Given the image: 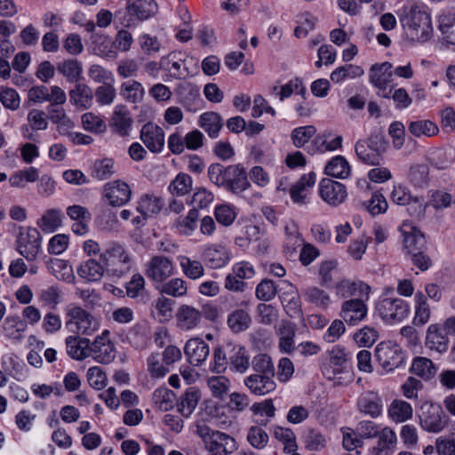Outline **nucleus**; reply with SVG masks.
<instances>
[{
	"instance_id": "obj_1",
	"label": "nucleus",
	"mask_w": 455,
	"mask_h": 455,
	"mask_svg": "<svg viewBox=\"0 0 455 455\" xmlns=\"http://www.w3.org/2000/svg\"><path fill=\"white\" fill-rule=\"evenodd\" d=\"M208 177L218 188L238 195L247 190L251 184L245 168L242 164L224 166L221 164H212L208 168Z\"/></svg>"
},
{
	"instance_id": "obj_2",
	"label": "nucleus",
	"mask_w": 455,
	"mask_h": 455,
	"mask_svg": "<svg viewBox=\"0 0 455 455\" xmlns=\"http://www.w3.org/2000/svg\"><path fill=\"white\" fill-rule=\"evenodd\" d=\"M399 19L406 36L412 42L425 43L432 37L431 16L423 8L412 5L404 9Z\"/></svg>"
},
{
	"instance_id": "obj_3",
	"label": "nucleus",
	"mask_w": 455,
	"mask_h": 455,
	"mask_svg": "<svg viewBox=\"0 0 455 455\" xmlns=\"http://www.w3.org/2000/svg\"><path fill=\"white\" fill-rule=\"evenodd\" d=\"M100 261L104 265L110 276L122 277L129 273L132 267V257L124 244L111 241L107 243L100 254Z\"/></svg>"
},
{
	"instance_id": "obj_4",
	"label": "nucleus",
	"mask_w": 455,
	"mask_h": 455,
	"mask_svg": "<svg viewBox=\"0 0 455 455\" xmlns=\"http://www.w3.org/2000/svg\"><path fill=\"white\" fill-rule=\"evenodd\" d=\"M66 328L76 335L90 336L100 328L99 320L89 311L71 303L65 307Z\"/></svg>"
},
{
	"instance_id": "obj_5",
	"label": "nucleus",
	"mask_w": 455,
	"mask_h": 455,
	"mask_svg": "<svg viewBox=\"0 0 455 455\" xmlns=\"http://www.w3.org/2000/svg\"><path fill=\"white\" fill-rule=\"evenodd\" d=\"M157 11L155 0H128L126 7L115 12V21L124 28L136 26L140 20L153 16Z\"/></svg>"
},
{
	"instance_id": "obj_6",
	"label": "nucleus",
	"mask_w": 455,
	"mask_h": 455,
	"mask_svg": "<svg viewBox=\"0 0 455 455\" xmlns=\"http://www.w3.org/2000/svg\"><path fill=\"white\" fill-rule=\"evenodd\" d=\"M388 142L381 133H373L369 138L359 140L355 145V155L360 162L367 165H379Z\"/></svg>"
},
{
	"instance_id": "obj_7",
	"label": "nucleus",
	"mask_w": 455,
	"mask_h": 455,
	"mask_svg": "<svg viewBox=\"0 0 455 455\" xmlns=\"http://www.w3.org/2000/svg\"><path fill=\"white\" fill-rule=\"evenodd\" d=\"M15 249L28 261H35L42 250V235L35 228H21L15 241Z\"/></svg>"
},
{
	"instance_id": "obj_8",
	"label": "nucleus",
	"mask_w": 455,
	"mask_h": 455,
	"mask_svg": "<svg viewBox=\"0 0 455 455\" xmlns=\"http://www.w3.org/2000/svg\"><path fill=\"white\" fill-rule=\"evenodd\" d=\"M419 418L420 427L428 433L443 431L449 422V417L445 414L443 408L439 404L431 402L422 403Z\"/></svg>"
},
{
	"instance_id": "obj_9",
	"label": "nucleus",
	"mask_w": 455,
	"mask_h": 455,
	"mask_svg": "<svg viewBox=\"0 0 455 455\" xmlns=\"http://www.w3.org/2000/svg\"><path fill=\"white\" fill-rule=\"evenodd\" d=\"M375 357L382 369L389 372L403 363L404 354L397 343L387 340L376 346Z\"/></svg>"
},
{
	"instance_id": "obj_10",
	"label": "nucleus",
	"mask_w": 455,
	"mask_h": 455,
	"mask_svg": "<svg viewBox=\"0 0 455 455\" xmlns=\"http://www.w3.org/2000/svg\"><path fill=\"white\" fill-rule=\"evenodd\" d=\"M174 272L172 259L164 255H155L145 264V275L157 284L165 282Z\"/></svg>"
},
{
	"instance_id": "obj_11",
	"label": "nucleus",
	"mask_w": 455,
	"mask_h": 455,
	"mask_svg": "<svg viewBox=\"0 0 455 455\" xmlns=\"http://www.w3.org/2000/svg\"><path fill=\"white\" fill-rule=\"evenodd\" d=\"M409 310L408 303L400 298L382 299L377 306L379 315L387 323L402 321L408 315Z\"/></svg>"
},
{
	"instance_id": "obj_12",
	"label": "nucleus",
	"mask_w": 455,
	"mask_h": 455,
	"mask_svg": "<svg viewBox=\"0 0 455 455\" xmlns=\"http://www.w3.org/2000/svg\"><path fill=\"white\" fill-rule=\"evenodd\" d=\"M109 331H104L92 342L89 340L88 357H92L100 363H109L116 358L114 344L110 341Z\"/></svg>"
},
{
	"instance_id": "obj_13",
	"label": "nucleus",
	"mask_w": 455,
	"mask_h": 455,
	"mask_svg": "<svg viewBox=\"0 0 455 455\" xmlns=\"http://www.w3.org/2000/svg\"><path fill=\"white\" fill-rule=\"evenodd\" d=\"M390 199L396 204L408 205V211L412 216H419L425 211L423 198L412 196L410 190L404 186L395 185L390 194Z\"/></svg>"
},
{
	"instance_id": "obj_14",
	"label": "nucleus",
	"mask_w": 455,
	"mask_h": 455,
	"mask_svg": "<svg viewBox=\"0 0 455 455\" xmlns=\"http://www.w3.org/2000/svg\"><path fill=\"white\" fill-rule=\"evenodd\" d=\"M319 195L325 203L334 207L343 204L347 197L345 185L331 179L321 180Z\"/></svg>"
},
{
	"instance_id": "obj_15",
	"label": "nucleus",
	"mask_w": 455,
	"mask_h": 455,
	"mask_svg": "<svg viewBox=\"0 0 455 455\" xmlns=\"http://www.w3.org/2000/svg\"><path fill=\"white\" fill-rule=\"evenodd\" d=\"M368 307L363 299L345 300L340 307L339 316L350 326L357 325L365 319Z\"/></svg>"
},
{
	"instance_id": "obj_16",
	"label": "nucleus",
	"mask_w": 455,
	"mask_h": 455,
	"mask_svg": "<svg viewBox=\"0 0 455 455\" xmlns=\"http://www.w3.org/2000/svg\"><path fill=\"white\" fill-rule=\"evenodd\" d=\"M132 196L130 186L119 180L108 182L104 186L103 197L109 205L120 207L127 204Z\"/></svg>"
},
{
	"instance_id": "obj_17",
	"label": "nucleus",
	"mask_w": 455,
	"mask_h": 455,
	"mask_svg": "<svg viewBox=\"0 0 455 455\" xmlns=\"http://www.w3.org/2000/svg\"><path fill=\"white\" fill-rule=\"evenodd\" d=\"M403 235V245L406 253L411 255L427 249L426 238L416 227L403 223L401 227Z\"/></svg>"
},
{
	"instance_id": "obj_18",
	"label": "nucleus",
	"mask_w": 455,
	"mask_h": 455,
	"mask_svg": "<svg viewBox=\"0 0 455 455\" xmlns=\"http://www.w3.org/2000/svg\"><path fill=\"white\" fill-rule=\"evenodd\" d=\"M205 448L211 455H228L234 452L237 447L232 436L215 431L210 440L206 441Z\"/></svg>"
},
{
	"instance_id": "obj_19",
	"label": "nucleus",
	"mask_w": 455,
	"mask_h": 455,
	"mask_svg": "<svg viewBox=\"0 0 455 455\" xmlns=\"http://www.w3.org/2000/svg\"><path fill=\"white\" fill-rule=\"evenodd\" d=\"M140 140L153 153H159L164 146V130L153 124L147 123L140 130Z\"/></svg>"
},
{
	"instance_id": "obj_20",
	"label": "nucleus",
	"mask_w": 455,
	"mask_h": 455,
	"mask_svg": "<svg viewBox=\"0 0 455 455\" xmlns=\"http://www.w3.org/2000/svg\"><path fill=\"white\" fill-rule=\"evenodd\" d=\"M132 123L133 121L127 107L123 104L116 105L110 119V128L112 131L122 137L128 136Z\"/></svg>"
},
{
	"instance_id": "obj_21",
	"label": "nucleus",
	"mask_w": 455,
	"mask_h": 455,
	"mask_svg": "<svg viewBox=\"0 0 455 455\" xmlns=\"http://www.w3.org/2000/svg\"><path fill=\"white\" fill-rule=\"evenodd\" d=\"M176 321L178 328L181 331H191L200 325L202 314L195 307L183 304L178 308Z\"/></svg>"
},
{
	"instance_id": "obj_22",
	"label": "nucleus",
	"mask_w": 455,
	"mask_h": 455,
	"mask_svg": "<svg viewBox=\"0 0 455 455\" xmlns=\"http://www.w3.org/2000/svg\"><path fill=\"white\" fill-rule=\"evenodd\" d=\"M202 258L210 268L217 269L228 263L230 252L221 244H211L204 249Z\"/></svg>"
},
{
	"instance_id": "obj_23",
	"label": "nucleus",
	"mask_w": 455,
	"mask_h": 455,
	"mask_svg": "<svg viewBox=\"0 0 455 455\" xmlns=\"http://www.w3.org/2000/svg\"><path fill=\"white\" fill-rule=\"evenodd\" d=\"M227 349L229 355L230 370L241 374L245 373L251 365L247 349L237 344H227Z\"/></svg>"
},
{
	"instance_id": "obj_24",
	"label": "nucleus",
	"mask_w": 455,
	"mask_h": 455,
	"mask_svg": "<svg viewBox=\"0 0 455 455\" xmlns=\"http://www.w3.org/2000/svg\"><path fill=\"white\" fill-rule=\"evenodd\" d=\"M184 353L189 363L198 366L207 359L210 347L202 339L193 338L186 342Z\"/></svg>"
},
{
	"instance_id": "obj_25",
	"label": "nucleus",
	"mask_w": 455,
	"mask_h": 455,
	"mask_svg": "<svg viewBox=\"0 0 455 455\" xmlns=\"http://www.w3.org/2000/svg\"><path fill=\"white\" fill-rule=\"evenodd\" d=\"M274 376L253 373L246 377L243 380L245 387L250 392L256 395H265L276 387L273 379Z\"/></svg>"
},
{
	"instance_id": "obj_26",
	"label": "nucleus",
	"mask_w": 455,
	"mask_h": 455,
	"mask_svg": "<svg viewBox=\"0 0 455 455\" xmlns=\"http://www.w3.org/2000/svg\"><path fill=\"white\" fill-rule=\"evenodd\" d=\"M296 324L283 320L276 327V334L278 336V347L281 352L292 354L295 350L294 338L296 335Z\"/></svg>"
},
{
	"instance_id": "obj_27",
	"label": "nucleus",
	"mask_w": 455,
	"mask_h": 455,
	"mask_svg": "<svg viewBox=\"0 0 455 455\" xmlns=\"http://www.w3.org/2000/svg\"><path fill=\"white\" fill-rule=\"evenodd\" d=\"M335 293L340 298H348L353 296H365L368 299L371 287L362 281H352L342 279L334 286Z\"/></svg>"
},
{
	"instance_id": "obj_28",
	"label": "nucleus",
	"mask_w": 455,
	"mask_h": 455,
	"mask_svg": "<svg viewBox=\"0 0 455 455\" xmlns=\"http://www.w3.org/2000/svg\"><path fill=\"white\" fill-rule=\"evenodd\" d=\"M357 409L362 413L377 418L382 413V400L375 392H364L357 399Z\"/></svg>"
},
{
	"instance_id": "obj_29",
	"label": "nucleus",
	"mask_w": 455,
	"mask_h": 455,
	"mask_svg": "<svg viewBox=\"0 0 455 455\" xmlns=\"http://www.w3.org/2000/svg\"><path fill=\"white\" fill-rule=\"evenodd\" d=\"M370 82L379 90H386L393 80V65L388 61L371 66L369 74Z\"/></svg>"
},
{
	"instance_id": "obj_30",
	"label": "nucleus",
	"mask_w": 455,
	"mask_h": 455,
	"mask_svg": "<svg viewBox=\"0 0 455 455\" xmlns=\"http://www.w3.org/2000/svg\"><path fill=\"white\" fill-rule=\"evenodd\" d=\"M315 183V174L314 172L302 175L290 188V196L293 203L306 204L308 191Z\"/></svg>"
},
{
	"instance_id": "obj_31",
	"label": "nucleus",
	"mask_w": 455,
	"mask_h": 455,
	"mask_svg": "<svg viewBox=\"0 0 455 455\" xmlns=\"http://www.w3.org/2000/svg\"><path fill=\"white\" fill-rule=\"evenodd\" d=\"M426 347L430 350L438 353H444L448 350L449 339L438 323L430 324L427 330Z\"/></svg>"
},
{
	"instance_id": "obj_32",
	"label": "nucleus",
	"mask_w": 455,
	"mask_h": 455,
	"mask_svg": "<svg viewBox=\"0 0 455 455\" xmlns=\"http://www.w3.org/2000/svg\"><path fill=\"white\" fill-rule=\"evenodd\" d=\"M159 68L171 72L172 76L176 78L185 77L188 74L183 55L180 52H172L163 57L160 60Z\"/></svg>"
},
{
	"instance_id": "obj_33",
	"label": "nucleus",
	"mask_w": 455,
	"mask_h": 455,
	"mask_svg": "<svg viewBox=\"0 0 455 455\" xmlns=\"http://www.w3.org/2000/svg\"><path fill=\"white\" fill-rule=\"evenodd\" d=\"M378 443L371 450V455H393L397 443L396 434L386 427L378 435Z\"/></svg>"
},
{
	"instance_id": "obj_34",
	"label": "nucleus",
	"mask_w": 455,
	"mask_h": 455,
	"mask_svg": "<svg viewBox=\"0 0 455 455\" xmlns=\"http://www.w3.org/2000/svg\"><path fill=\"white\" fill-rule=\"evenodd\" d=\"M68 355L74 360L82 361L88 357L89 339L81 335H70L65 339Z\"/></svg>"
},
{
	"instance_id": "obj_35",
	"label": "nucleus",
	"mask_w": 455,
	"mask_h": 455,
	"mask_svg": "<svg viewBox=\"0 0 455 455\" xmlns=\"http://www.w3.org/2000/svg\"><path fill=\"white\" fill-rule=\"evenodd\" d=\"M410 371L416 376L428 381L436 376L438 366L427 357L416 356L412 359Z\"/></svg>"
},
{
	"instance_id": "obj_36",
	"label": "nucleus",
	"mask_w": 455,
	"mask_h": 455,
	"mask_svg": "<svg viewBox=\"0 0 455 455\" xmlns=\"http://www.w3.org/2000/svg\"><path fill=\"white\" fill-rule=\"evenodd\" d=\"M206 385L210 390L211 395L214 399L223 401L228 396L231 381L228 377L221 373L208 377L206 379Z\"/></svg>"
},
{
	"instance_id": "obj_37",
	"label": "nucleus",
	"mask_w": 455,
	"mask_h": 455,
	"mask_svg": "<svg viewBox=\"0 0 455 455\" xmlns=\"http://www.w3.org/2000/svg\"><path fill=\"white\" fill-rule=\"evenodd\" d=\"M77 275L88 282L100 281L106 272L104 265L94 259L82 262L77 269Z\"/></svg>"
},
{
	"instance_id": "obj_38",
	"label": "nucleus",
	"mask_w": 455,
	"mask_h": 455,
	"mask_svg": "<svg viewBox=\"0 0 455 455\" xmlns=\"http://www.w3.org/2000/svg\"><path fill=\"white\" fill-rule=\"evenodd\" d=\"M302 295L306 302L322 310H326L331 304L330 294L317 286H309L304 289Z\"/></svg>"
},
{
	"instance_id": "obj_39",
	"label": "nucleus",
	"mask_w": 455,
	"mask_h": 455,
	"mask_svg": "<svg viewBox=\"0 0 455 455\" xmlns=\"http://www.w3.org/2000/svg\"><path fill=\"white\" fill-rule=\"evenodd\" d=\"M69 97L73 105L86 109L92 104L93 92L88 85L78 84L69 92Z\"/></svg>"
},
{
	"instance_id": "obj_40",
	"label": "nucleus",
	"mask_w": 455,
	"mask_h": 455,
	"mask_svg": "<svg viewBox=\"0 0 455 455\" xmlns=\"http://www.w3.org/2000/svg\"><path fill=\"white\" fill-rule=\"evenodd\" d=\"M387 413L389 418L395 423H402L411 419L413 410L411 405L399 399H395L389 405Z\"/></svg>"
},
{
	"instance_id": "obj_41",
	"label": "nucleus",
	"mask_w": 455,
	"mask_h": 455,
	"mask_svg": "<svg viewBox=\"0 0 455 455\" xmlns=\"http://www.w3.org/2000/svg\"><path fill=\"white\" fill-rule=\"evenodd\" d=\"M198 124L211 138H217L223 125L221 116L212 111L202 114Z\"/></svg>"
},
{
	"instance_id": "obj_42",
	"label": "nucleus",
	"mask_w": 455,
	"mask_h": 455,
	"mask_svg": "<svg viewBox=\"0 0 455 455\" xmlns=\"http://www.w3.org/2000/svg\"><path fill=\"white\" fill-rule=\"evenodd\" d=\"M162 198L155 195H143L137 203L136 210L140 214L153 216L158 214L163 208Z\"/></svg>"
},
{
	"instance_id": "obj_43",
	"label": "nucleus",
	"mask_w": 455,
	"mask_h": 455,
	"mask_svg": "<svg viewBox=\"0 0 455 455\" xmlns=\"http://www.w3.org/2000/svg\"><path fill=\"white\" fill-rule=\"evenodd\" d=\"M178 261L182 273L188 279L196 280L204 276V267L200 260L192 259L188 256L180 255L178 257Z\"/></svg>"
},
{
	"instance_id": "obj_44",
	"label": "nucleus",
	"mask_w": 455,
	"mask_h": 455,
	"mask_svg": "<svg viewBox=\"0 0 455 455\" xmlns=\"http://www.w3.org/2000/svg\"><path fill=\"white\" fill-rule=\"evenodd\" d=\"M120 94L126 101L138 103L143 100L145 90L140 82L129 80L121 84Z\"/></svg>"
},
{
	"instance_id": "obj_45",
	"label": "nucleus",
	"mask_w": 455,
	"mask_h": 455,
	"mask_svg": "<svg viewBox=\"0 0 455 455\" xmlns=\"http://www.w3.org/2000/svg\"><path fill=\"white\" fill-rule=\"evenodd\" d=\"M324 172L328 176L346 179L350 175L351 169L348 162L342 156L333 157L325 166Z\"/></svg>"
},
{
	"instance_id": "obj_46",
	"label": "nucleus",
	"mask_w": 455,
	"mask_h": 455,
	"mask_svg": "<svg viewBox=\"0 0 455 455\" xmlns=\"http://www.w3.org/2000/svg\"><path fill=\"white\" fill-rule=\"evenodd\" d=\"M180 102L188 111H197L202 102L199 89L192 85L183 87L180 92Z\"/></svg>"
},
{
	"instance_id": "obj_47",
	"label": "nucleus",
	"mask_w": 455,
	"mask_h": 455,
	"mask_svg": "<svg viewBox=\"0 0 455 455\" xmlns=\"http://www.w3.org/2000/svg\"><path fill=\"white\" fill-rule=\"evenodd\" d=\"M200 399V391L196 387L188 388L180 397V412L186 418L189 417L196 408Z\"/></svg>"
},
{
	"instance_id": "obj_48",
	"label": "nucleus",
	"mask_w": 455,
	"mask_h": 455,
	"mask_svg": "<svg viewBox=\"0 0 455 455\" xmlns=\"http://www.w3.org/2000/svg\"><path fill=\"white\" fill-rule=\"evenodd\" d=\"M439 30L442 40L447 44L455 45V13H445L439 18Z\"/></svg>"
},
{
	"instance_id": "obj_49",
	"label": "nucleus",
	"mask_w": 455,
	"mask_h": 455,
	"mask_svg": "<svg viewBox=\"0 0 455 455\" xmlns=\"http://www.w3.org/2000/svg\"><path fill=\"white\" fill-rule=\"evenodd\" d=\"M160 292L174 298H181L188 293V283L180 277H174L161 283Z\"/></svg>"
},
{
	"instance_id": "obj_50",
	"label": "nucleus",
	"mask_w": 455,
	"mask_h": 455,
	"mask_svg": "<svg viewBox=\"0 0 455 455\" xmlns=\"http://www.w3.org/2000/svg\"><path fill=\"white\" fill-rule=\"evenodd\" d=\"M251 319L249 313L243 309H235L228 318V325L234 332H241L247 330Z\"/></svg>"
},
{
	"instance_id": "obj_51",
	"label": "nucleus",
	"mask_w": 455,
	"mask_h": 455,
	"mask_svg": "<svg viewBox=\"0 0 455 455\" xmlns=\"http://www.w3.org/2000/svg\"><path fill=\"white\" fill-rule=\"evenodd\" d=\"M408 130L415 137H432L439 132L437 125L430 120L412 121L409 124Z\"/></svg>"
},
{
	"instance_id": "obj_52",
	"label": "nucleus",
	"mask_w": 455,
	"mask_h": 455,
	"mask_svg": "<svg viewBox=\"0 0 455 455\" xmlns=\"http://www.w3.org/2000/svg\"><path fill=\"white\" fill-rule=\"evenodd\" d=\"M409 181L418 188L427 185L429 180V167L425 164H415L411 166L408 173Z\"/></svg>"
},
{
	"instance_id": "obj_53",
	"label": "nucleus",
	"mask_w": 455,
	"mask_h": 455,
	"mask_svg": "<svg viewBox=\"0 0 455 455\" xmlns=\"http://www.w3.org/2000/svg\"><path fill=\"white\" fill-rule=\"evenodd\" d=\"M192 184V178L187 173L180 172L170 183L168 189L172 196H183L191 191Z\"/></svg>"
},
{
	"instance_id": "obj_54",
	"label": "nucleus",
	"mask_w": 455,
	"mask_h": 455,
	"mask_svg": "<svg viewBox=\"0 0 455 455\" xmlns=\"http://www.w3.org/2000/svg\"><path fill=\"white\" fill-rule=\"evenodd\" d=\"M61 218L62 214L60 210L51 209L44 212L37 224L43 231L52 233L61 225Z\"/></svg>"
},
{
	"instance_id": "obj_55",
	"label": "nucleus",
	"mask_w": 455,
	"mask_h": 455,
	"mask_svg": "<svg viewBox=\"0 0 455 455\" xmlns=\"http://www.w3.org/2000/svg\"><path fill=\"white\" fill-rule=\"evenodd\" d=\"M38 176V170L35 167H29L13 173L10 177L9 182L12 187L24 188L27 183L35 182Z\"/></svg>"
},
{
	"instance_id": "obj_56",
	"label": "nucleus",
	"mask_w": 455,
	"mask_h": 455,
	"mask_svg": "<svg viewBox=\"0 0 455 455\" xmlns=\"http://www.w3.org/2000/svg\"><path fill=\"white\" fill-rule=\"evenodd\" d=\"M228 365L229 355L227 345L225 347L219 346L215 347L213 351V361L210 366L211 371L217 374L224 373Z\"/></svg>"
},
{
	"instance_id": "obj_57",
	"label": "nucleus",
	"mask_w": 455,
	"mask_h": 455,
	"mask_svg": "<svg viewBox=\"0 0 455 455\" xmlns=\"http://www.w3.org/2000/svg\"><path fill=\"white\" fill-rule=\"evenodd\" d=\"M3 331L8 338L20 339L21 333L26 329V324L19 316H8L3 323Z\"/></svg>"
},
{
	"instance_id": "obj_58",
	"label": "nucleus",
	"mask_w": 455,
	"mask_h": 455,
	"mask_svg": "<svg viewBox=\"0 0 455 455\" xmlns=\"http://www.w3.org/2000/svg\"><path fill=\"white\" fill-rule=\"evenodd\" d=\"M58 70L68 81L77 82L83 71L81 63L76 60H68L59 64Z\"/></svg>"
},
{
	"instance_id": "obj_59",
	"label": "nucleus",
	"mask_w": 455,
	"mask_h": 455,
	"mask_svg": "<svg viewBox=\"0 0 455 455\" xmlns=\"http://www.w3.org/2000/svg\"><path fill=\"white\" fill-rule=\"evenodd\" d=\"M174 398V393L165 387L157 388L153 394L156 406L163 411H168L173 407Z\"/></svg>"
},
{
	"instance_id": "obj_60",
	"label": "nucleus",
	"mask_w": 455,
	"mask_h": 455,
	"mask_svg": "<svg viewBox=\"0 0 455 455\" xmlns=\"http://www.w3.org/2000/svg\"><path fill=\"white\" fill-rule=\"evenodd\" d=\"M363 74V69L359 66L347 64L341 66L333 70L331 74V80L333 83H340L346 78H355L361 76Z\"/></svg>"
},
{
	"instance_id": "obj_61",
	"label": "nucleus",
	"mask_w": 455,
	"mask_h": 455,
	"mask_svg": "<svg viewBox=\"0 0 455 455\" xmlns=\"http://www.w3.org/2000/svg\"><path fill=\"white\" fill-rule=\"evenodd\" d=\"M251 366L255 373L275 376L272 359L266 354H259L252 358Z\"/></svg>"
},
{
	"instance_id": "obj_62",
	"label": "nucleus",
	"mask_w": 455,
	"mask_h": 455,
	"mask_svg": "<svg viewBox=\"0 0 455 455\" xmlns=\"http://www.w3.org/2000/svg\"><path fill=\"white\" fill-rule=\"evenodd\" d=\"M148 371L152 378H164L169 372V366L161 362L158 353H152L147 359Z\"/></svg>"
},
{
	"instance_id": "obj_63",
	"label": "nucleus",
	"mask_w": 455,
	"mask_h": 455,
	"mask_svg": "<svg viewBox=\"0 0 455 455\" xmlns=\"http://www.w3.org/2000/svg\"><path fill=\"white\" fill-rule=\"evenodd\" d=\"M49 268L57 279L68 281L73 277L72 267L64 259H52L49 263Z\"/></svg>"
},
{
	"instance_id": "obj_64",
	"label": "nucleus",
	"mask_w": 455,
	"mask_h": 455,
	"mask_svg": "<svg viewBox=\"0 0 455 455\" xmlns=\"http://www.w3.org/2000/svg\"><path fill=\"white\" fill-rule=\"evenodd\" d=\"M214 216L218 223L229 227L236 218L235 208L227 204L218 205L215 207Z\"/></svg>"
}]
</instances>
